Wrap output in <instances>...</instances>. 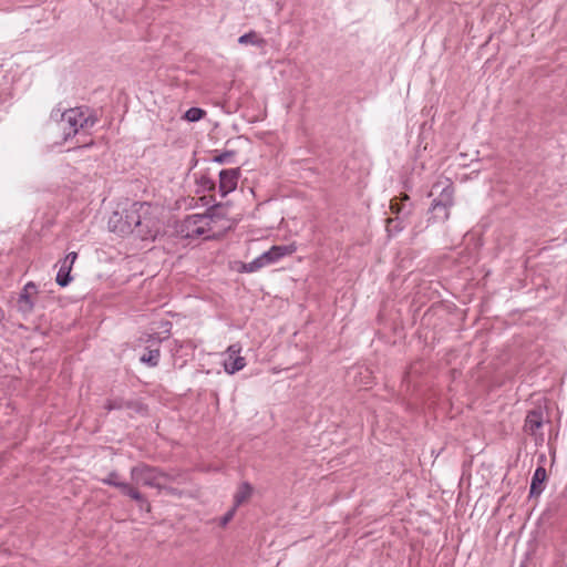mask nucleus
I'll use <instances>...</instances> for the list:
<instances>
[{"label": "nucleus", "mask_w": 567, "mask_h": 567, "mask_svg": "<svg viewBox=\"0 0 567 567\" xmlns=\"http://www.w3.org/2000/svg\"><path fill=\"white\" fill-rule=\"evenodd\" d=\"M440 188V193L436 198L433 199L429 214L431 215L429 220L433 223H444L450 217V209L454 205V185L450 178L439 179L432 187V190ZM433 195V192L429 194Z\"/></svg>", "instance_id": "obj_1"}, {"label": "nucleus", "mask_w": 567, "mask_h": 567, "mask_svg": "<svg viewBox=\"0 0 567 567\" xmlns=\"http://www.w3.org/2000/svg\"><path fill=\"white\" fill-rule=\"evenodd\" d=\"M131 485L134 487L145 486L157 489L167 487L171 482V476L167 473L159 471L156 467H152L147 464H138L131 468Z\"/></svg>", "instance_id": "obj_2"}, {"label": "nucleus", "mask_w": 567, "mask_h": 567, "mask_svg": "<svg viewBox=\"0 0 567 567\" xmlns=\"http://www.w3.org/2000/svg\"><path fill=\"white\" fill-rule=\"evenodd\" d=\"M220 204H215L207 208L205 214H193L184 218L178 226V233L184 238H197L210 229V223L214 220V212Z\"/></svg>", "instance_id": "obj_3"}, {"label": "nucleus", "mask_w": 567, "mask_h": 567, "mask_svg": "<svg viewBox=\"0 0 567 567\" xmlns=\"http://www.w3.org/2000/svg\"><path fill=\"white\" fill-rule=\"evenodd\" d=\"M137 220L134 221V233L142 240H154L161 233L159 219L151 212V205L137 203Z\"/></svg>", "instance_id": "obj_4"}, {"label": "nucleus", "mask_w": 567, "mask_h": 567, "mask_svg": "<svg viewBox=\"0 0 567 567\" xmlns=\"http://www.w3.org/2000/svg\"><path fill=\"white\" fill-rule=\"evenodd\" d=\"M136 209L137 203H134L130 208L113 212L107 221L110 231L120 236L133 234L134 221L140 218Z\"/></svg>", "instance_id": "obj_5"}, {"label": "nucleus", "mask_w": 567, "mask_h": 567, "mask_svg": "<svg viewBox=\"0 0 567 567\" xmlns=\"http://www.w3.org/2000/svg\"><path fill=\"white\" fill-rule=\"evenodd\" d=\"M293 245L272 246L268 251L261 254L259 257L250 262L243 264L241 269L246 272H254L260 268L278 261L280 258L295 252Z\"/></svg>", "instance_id": "obj_6"}, {"label": "nucleus", "mask_w": 567, "mask_h": 567, "mask_svg": "<svg viewBox=\"0 0 567 567\" xmlns=\"http://www.w3.org/2000/svg\"><path fill=\"white\" fill-rule=\"evenodd\" d=\"M547 419L546 409L542 406L529 411L526 415L524 432L534 440L536 445H543L545 441L543 429Z\"/></svg>", "instance_id": "obj_7"}, {"label": "nucleus", "mask_w": 567, "mask_h": 567, "mask_svg": "<svg viewBox=\"0 0 567 567\" xmlns=\"http://www.w3.org/2000/svg\"><path fill=\"white\" fill-rule=\"evenodd\" d=\"M62 122L69 125L68 131L64 128V140L66 141L75 136L79 130L92 127L95 124V118L85 116L80 107H75L63 112Z\"/></svg>", "instance_id": "obj_8"}, {"label": "nucleus", "mask_w": 567, "mask_h": 567, "mask_svg": "<svg viewBox=\"0 0 567 567\" xmlns=\"http://www.w3.org/2000/svg\"><path fill=\"white\" fill-rule=\"evenodd\" d=\"M102 483L117 487L124 495H127L132 499L136 501L141 509L145 508L146 512L151 511L150 503L142 495L138 488L134 487L130 483L121 481L116 472H111L105 478L102 480Z\"/></svg>", "instance_id": "obj_9"}, {"label": "nucleus", "mask_w": 567, "mask_h": 567, "mask_svg": "<svg viewBox=\"0 0 567 567\" xmlns=\"http://www.w3.org/2000/svg\"><path fill=\"white\" fill-rule=\"evenodd\" d=\"M239 177V167L223 169L219 173V193L223 197L236 189Z\"/></svg>", "instance_id": "obj_10"}, {"label": "nucleus", "mask_w": 567, "mask_h": 567, "mask_svg": "<svg viewBox=\"0 0 567 567\" xmlns=\"http://www.w3.org/2000/svg\"><path fill=\"white\" fill-rule=\"evenodd\" d=\"M240 346L238 343L231 344L227 348V359L224 362L226 372L233 374L241 370L246 365V360L240 357Z\"/></svg>", "instance_id": "obj_11"}, {"label": "nucleus", "mask_w": 567, "mask_h": 567, "mask_svg": "<svg viewBox=\"0 0 567 567\" xmlns=\"http://www.w3.org/2000/svg\"><path fill=\"white\" fill-rule=\"evenodd\" d=\"M76 258L78 252L72 251L61 261V266L55 278V281L60 287H66L72 281L71 269Z\"/></svg>", "instance_id": "obj_12"}, {"label": "nucleus", "mask_w": 567, "mask_h": 567, "mask_svg": "<svg viewBox=\"0 0 567 567\" xmlns=\"http://www.w3.org/2000/svg\"><path fill=\"white\" fill-rule=\"evenodd\" d=\"M162 339L157 337L156 333L150 334L146 343H150V346L146 348V352L141 357V361L143 363L148 364L150 367H156L159 361V349L153 348L154 344L159 343Z\"/></svg>", "instance_id": "obj_13"}, {"label": "nucleus", "mask_w": 567, "mask_h": 567, "mask_svg": "<svg viewBox=\"0 0 567 567\" xmlns=\"http://www.w3.org/2000/svg\"><path fill=\"white\" fill-rule=\"evenodd\" d=\"M37 293V286L33 282H28L19 297V305L23 311H31L33 309L32 295Z\"/></svg>", "instance_id": "obj_14"}, {"label": "nucleus", "mask_w": 567, "mask_h": 567, "mask_svg": "<svg viewBox=\"0 0 567 567\" xmlns=\"http://www.w3.org/2000/svg\"><path fill=\"white\" fill-rule=\"evenodd\" d=\"M546 470L542 466L537 467L530 483V496H538L544 489V482L546 480Z\"/></svg>", "instance_id": "obj_15"}, {"label": "nucleus", "mask_w": 567, "mask_h": 567, "mask_svg": "<svg viewBox=\"0 0 567 567\" xmlns=\"http://www.w3.org/2000/svg\"><path fill=\"white\" fill-rule=\"evenodd\" d=\"M252 492H254V488L249 483H247V482L241 483L238 486V489L234 496V506L238 507L243 503L247 502L251 497Z\"/></svg>", "instance_id": "obj_16"}, {"label": "nucleus", "mask_w": 567, "mask_h": 567, "mask_svg": "<svg viewBox=\"0 0 567 567\" xmlns=\"http://www.w3.org/2000/svg\"><path fill=\"white\" fill-rule=\"evenodd\" d=\"M403 228V223L398 216L386 219V231L390 236L399 234Z\"/></svg>", "instance_id": "obj_17"}, {"label": "nucleus", "mask_w": 567, "mask_h": 567, "mask_svg": "<svg viewBox=\"0 0 567 567\" xmlns=\"http://www.w3.org/2000/svg\"><path fill=\"white\" fill-rule=\"evenodd\" d=\"M206 115V112L203 109L199 107H190L188 109L185 114L184 118L188 122H197L202 120Z\"/></svg>", "instance_id": "obj_18"}, {"label": "nucleus", "mask_w": 567, "mask_h": 567, "mask_svg": "<svg viewBox=\"0 0 567 567\" xmlns=\"http://www.w3.org/2000/svg\"><path fill=\"white\" fill-rule=\"evenodd\" d=\"M238 42L240 44H248V43L256 44V43L262 42V40H258L257 33L255 31H250L248 33L243 34L239 38Z\"/></svg>", "instance_id": "obj_19"}, {"label": "nucleus", "mask_w": 567, "mask_h": 567, "mask_svg": "<svg viewBox=\"0 0 567 567\" xmlns=\"http://www.w3.org/2000/svg\"><path fill=\"white\" fill-rule=\"evenodd\" d=\"M235 151H225L216 156H214L213 162L218 164H226L229 163L230 159L235 156Z\"/></svg>", "instance_id": "obj_20"}, {"label": "nucleus", "mask_w": 567, "mask_h": 567, "mask_svg": "<svg viewBox=\"0 0 567 567\" xmlns=\"http://www.w3.org/2000/svg\"><path fill=\"white\" fill-rule=\"evenodd\" d=\"M403 208H404L403 204L398 198H393L391 200L390 209L396 216L400 215L403 212Z\"/></svg>", "instance_id": "obj_21"}, {"label": "nucleus", "mask_w": 567, "mask_h": 567, "mask_svg": "<svg viewBox=\"0 0 567 567\" xmlns=\"http://www.w3.org/2000/svg\"><path fill=\"white\" fill-rule=\"evenodd\" d=\"M236 509L237 507H233L231 509H229L220 519V525L221 526H226L234 517L235 513H236Z\"/></svg>", "instance_id": "obj_22"}, {"label": "nucleus", "mask_w": 567, "mask_h": 567, "mask_svg": "<svg viewBox=\"0 0 567 567\" xmlns=\"http://www.w3.org/2000/svg\"><path fill=\"white\" fill-rule=\"evenodd\" d=\"M202 184H203L204 187H206L209 190L215 189V183L212 179H209V178L203 177L202 178Z\"/></svg>", "instance_id": "obj_23"}, {"label": "nucleus", "mask_w": 567, "mask_h": 567, "mask_svg": "<svg viewBox=\"0 0 567 567\" xmlns=\"http://www.w3.org/2000/svg\"><path fill=\"white\" fill-rule=\"evenodd\" d=\"M396 198L403 204V202H406V200L410 199V196L408 194H405V193H402L400 195V197H396Z\"/></svg>", "instance_id": "obj_24"}, {"label": "nucleus", "mask_w": 567, "mask_h": 567, "mask_svg": "<svg viewBox=\"0 0 567 567\" xmlns=\"http://www.w3.org/2000/svg\"><path fill=\"white\" fill-rule=\"evenodd\" d=\"M219 217H220V216H219V214H218V208H217V209L214 212V220H215L216 218H219Z\"/></svg>", "instance_id": "obj_25"}, {"label": "nucleus", "mask_w": 567, "mask_h": 567, "mask_svg": "<svg viewBox=\"0 0 567 567\" xmlns=\"http://www.w3.org/2000/svg\"><path fill=\"white\" fill-rule=\"evenodd\" d=\"M165 326L167 327V329L165 330V332H169V327H171V322H166Z\"/></svg>", "instance_id": "obj_26"}]
</instances>
